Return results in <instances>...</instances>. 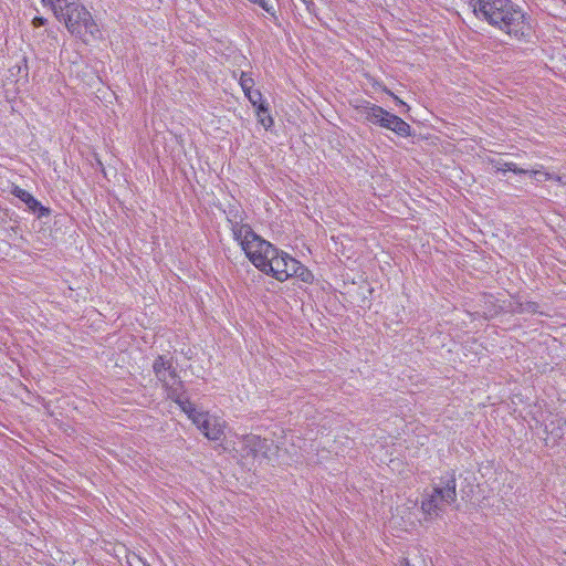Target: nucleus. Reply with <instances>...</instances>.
<instances>
[{
    "instance_id": "ddd939ff",
    "label": "nucleus",
    "mask_w": 566,
    "mask_h": 566,
    "mask_svg": "<svg viewBox=\"0 0 566 566\" xmlns=\"http://www.w3.org/2000/svg\"><path fill=\"white\" fill-rule=\"evenodd\" d=\"M184 388L176 396H168L171 400H174L180 409L188 416V418L193 422V419L202 412L197 410L195 405L187 398L182 397Z\"/></svg>"
},
{
    "instance_id": "a211bd4d",
    "label": "nucleus",
    "mask_w": 566,
    "mask_h": 566,
    "mask_svg": "<svg viewBox=\"0 0 566 566\" xmlns=\"http://www.w3.org/2000/svg\"><path fill=\"white\" fill-rule=\"evenodd\" d=\"M542 174L546 180H554L562 186H566V168H563L558 174H551L544 170H542Z\"/></svg>"
},
{
    "instance_id": "6ab92c4d",
    "label": "nucleus",
    "mask_w": 566,
    "mask_h": 566,
    "mask_svg": "<svg viewBox=\"0 0 566 566\" xmlns=\"http://www.w3.org/2000/svg\"><path fill=\"white\" fill-rule=\"evenodd\" d=\"M245 97L249 99V102L254 106L258 107L260 103H266L263 99L262 93L259 90L252 91L245 95Z\"/></svg>"
},
{
    "instance_id": "dca6fc26",
    "label": "nucleus",
    "mask_w": 566,
    "mask_h": 566,
    "mask_svg": "<svg viewBox=\"0 0 566 566\" xmlns=\"http://www.w3.org/2000/svg\"><path fill=\"white\" fill-rule=\"evenodd\" d=\"M239 84L244 93V95H247L248 93L254 91L253 90V86H254V80L252 78V76L247 73V72H241L240 73V78H239Z\"/></svg>"
},
{
    "instance_id": "7ed1b4c3",
    "label": "nucleus",
    "mask_w": 566,
    "mask_h": 566,
    "mask_svg": "<svg viewBox=\"0 0 566 566\" xmlns=\"http://www.w3.org/2000/svg\"><path fill=\"white\" fill-rule=\"evenodd\" d=\"M59 22L63 23L66 30L83 42H88V36L96 39L101 31L91 12L80 1H75L62 15H57Z\"/></svg>"
},
{
    "instance_id": "393cba45",
    "label": "nucleus",
    "mask_w": 566,
    "mask_h": 566,
    "mask_svg": "<svg viewBox=\"0 0 566 566\" xmlns=\"http://www.w3.org/2000/svg\"><path fill=\"white\" fill-rule=\"evenodd\" d=\"M533 177H534V178H536L538 181H541V180H542V178H543L544 180H546V179H545V176H544L543 174H538V175L533 176Z\"/></svg>"
},
{
    "instance_id": "39448f33",
    "label": "nucleus",
    "mask_w": 566,
    "mask_h": 566,
    "mask_svg": "<svg viewBox=\"0 0 566 566\" xmlns=\"http://www.w3.org/2000/svg\"><path fill=\"white\" fill-rule=\"evenodd\" d=\"M153 370L157 380L161 382L167 391V396H176L182 389L184 384L174 367L171 358L159 355L154 360Z\"/></svg>"
},
{
    "instance_id": "2eb2a0df",
    "label": "nucleus",
    "mask_w": 566,
    "mask_h": 566,
    "mask_svg": "<svg viewBox=\"0 0 566 566\" xmlns=\"http://www.w3.org/2000/svg\"><path fill=\"white\" fill-rule=\"evenodd\" d=\"M295 277L300 279L304 283H312L314 276L312 272L303 265L300 261L297 262L296 269L294 270Z\"/></svg>"
},
{
    "instance_id": "a878e982",
    "label": "nucleus",
    "mask_w": 566,
    "mask_h": 566,
    "mask_svg": "<svg viewBox=\"0 0 566 566\" xmlns=\"http://www.w3.org/2000/svg\"><path fill=\"white\" fill-rule=\"evenodd\" d=\"M395 99L402 106H407L406 103L401 99H399L397 96H395Z\"/></svg>"
},
{
    "instance_id": "f3484780",
    "label": "nucleus",
    "mask_w": 566,
    "mask_h": 566,
    "mask_svg": "<svg viewBox=\"0 0 566 566\" xmlns=\"http://www.w3.org/2000/svg\"><path fill=\"white\" fill-rule=\"evenodd\" d=\"M251 2L262 8L274 21L277 20L276 10L269 0H252Z\"/></svg>"
},
{
    "instance_id": "20e7f679",
    "label": "nucleus",
    "mask_w": 566,
    "mask_h": 566,
    "mask_svg": "<svg viewBox=\"0 0 566 566\" xmlns=\"http://www.w3.org/2000/svg\"><path fill=\"white\" fill-rule=\"evenodd\" d=\"M455 500L457 480L454 473H448L440 478L439 483L434 484L431 493L422 500L421 510L430 517H438Z\"/></svg>"
},
{
    "instance_id": "1a4fd4ad",
    "label": "nucleus",
    "mask_w": 566,
    "mask_h": 566,
    "mask_svg": "<svg viewBox=\"0 0 566 566\" xmlns=\"http://www.w3.org/2000/svg\"><path fill=\"white\" fill-rule=\"evenodd\" d=\"M380 127L387 128L396 133L400 137H408L411 135V127L399 116L386 111Z\"/></svg>"
},
{
    "instance_id": "4be33fe9",
    "label": "nucleus",
    "mask_w": 566,
    "mask_h": 566,
    "mask_svg": "<svg viewBox=\"0 0 566 566\" xmlns=\"http://www.w3.org/2000/svg\"><path fill=\"white\" fill-rule=\"evenodd\" d=\"M522 306V312L536 313L538 311V304L535 302H526Z\"/></svg>"
},
{
    "instance_id": "6e6552de",
    "label": "nucleus",
    "mask_w": 566,
    "mask_h": 566,
    "mask_svg": "<svg viewBox=\"0 0 566 566\" xmlns=\"http://www.w3.org/2000/svg\"><path fill=\"white\" fill-rule=\"evenodd\" d=\"M285 255L290 254L276 248V253H274L273 260H269L265 269L262 270V272L273 276L275 280L280 282L286 281L287 274L284 266L287 265L289 263H286L287 260H285Z\"/></svg>"
},
{
    "instance_id": "f03ea898",
    "label": "nucleus",
    "mask_w": 566,
    "mask_h": 566,
    "mask_svg": "<svg viewBox=\"0 0 566 566\" xmlns=\"http://www.w3.org/2000/svg\"><path fill=\"white\" fill-rule=\"evenodd\" d=\"M227 219L230 223L233 239L240 244L250 262L262 272L269 260H273L276 248L256 234L249 224L243 223V219L237 208L229 209Z\"/></svg>"
},
{
    "instance_id": "f8f14e48",
    "label": "nucleus",
    "mask_w": 566,
    "mask_h": 566,
    "mask_svg": "<svg viewBox=\"0 0 566 566\" xmlns=\"http://www.w3.org/2000/svg\"><path fill=\"white\" fill-rule=\"evenodd\" d=\"M489 163L492 165V167L496 171H503V172L512 171L516 175H530V176H536L538 174H542V170L518 168L515 163L503 161L502 159H489Z\"/></svg>"
},
{
    "instance_id": "0eeeda50",
    "label": "nucleus",
    "mask_w": 566,
    "mask_h": 566,
    "mask_svg": "<svg viewBox=\"0 0 566 566\" xmlns=\"http://www.w3.org/2000/svg\"><path fill=\"white\" fill-rule=\"evenodd\" d=\"M273 450V441L256 434H247L242 439V451L245 457L269 458Z\"/></svg>"
},
{
    "instance_id": "b1692460",
    "label": "nucleus",
    "mask_w": 566,
    "mask_h": 566,
    "mask_svg": "<svg viewBox=\"0 0 566 566\" xmlns=\"http://www.w3.org/2000/svg\"><path fill=\"white\" fill-rule=\"evenodd\" d=\"M400 566H410V563L407 558H402L400 562Z\"/></svg>"
},
{
    "instance_id": "f257e3e1",
    "label": "nucleus",
    "mask_w": 566,
    "mask_h": 566,
    "mask_svg": "<svg viewBox=\"0 0 566 566\" xmlns=\"http://www.w3.org/2000/svg\"><path fill=\"white\" fill-rule=\"evenodd\" d=\"M474 14L517 40L530 35V18L512 0H476Z\"/></svg>"
},
{
    "instance_id": "aec40b11",
    "label": "nucleus",
    "mask_w": 566,
    "mask_h": 566,
    "mask_svg": "<svg viewBox=\"0 0 566 566\" xmlns=\"http://www.w3.org/2000/svg\"><path fill=\"white\" fill-rule=\"evenodd\" d=\"M557 423H558V427L556 429L553 428L549 431V433L553 437L554 441H557L558 439H562V437L564 434V428L563 427H566V420L560 418V419L557 420Z\"/></svg>"
},
{
    "instance_id": "9b49d317",
    "label": "nucleus",
    "mask_w": 566,
    "mask_h": 566,
    "mask_svg": "<svg viewBox=\"0 0 566 566\" xmlns=\"http://www.w3.org/2000/svg\"><path fill=\"white\" fill-rule=\"evenodd\" d=\"M358 113L365 118V120L374 124L380 125L384 119L386 109L376 104H371L369 102H365L363 105L357 107Z\"/></svg>"
},
{
    "instance_id": "423d86ee",
    "label": "nucleus",
    "mask_w": 566,
    "mask_h": 566,
    "mask_svg": "<svg viewBox=\"0 0 566 566\" xmlns=\"http://www.w3.org/2000/svg\"><path fill=\"white\" fill-rule=\"evenodd\" d=\"M192 423L196 424L209 440L218 441L224 434L226 421L209 412L202 411L197 419H193Z\"/></svg>"
},
{
    "instance_id": "4468645a",
    "label": "nucleus",
    "mask_w": 566,
    "mask_h": 566,
    "mask_svg": "<svg viewBox=\"0 0 566 566\" xmlns=\"http://www.w3.org/2000/svg\"><path fill=\"white\" fill-rule=\"evenodd\" d=\"M255 113H256L258 122L265 129H270L273 126L274 119L269 113V104L268 103H260V105L258 107H255Z\"/></svg>"
},
{
    "instance_id": "5701e85b",
    "label": "nucleus",
    "mask_w": 566,
    "mask_h": 566,
    "mask_svg": "<svg viewBox=\"0 0 566 566\" xmlns=\"http://www.w3.org/2000/svg\"><path fill=\"white\" fill-rule=\"evenodd\" d=\"M48 22V20L43 17H34L33 20H32V25L34 28H40V27H43Z\"/></svg>"
},
{
    "instance_id": "bb28decb",
    "label": "nucleus",
    "mask_w": 566,
    "mask_h": 566,
    "mask_svg": "<svg viewBox=\"0 0 566 566\" xmlns=\"http://www.w3.org/2000/svg\"><path fill=\"white\" fill-rule=\"evenodd\" d=\"M249 1L251 2L252 0H249Z\"/></svg>"
},
{
    "instance_id": "9d476101",
    "label": "nucleus",
    "mask_w": 566,
    "mask_h": 566,
    "mask_svg": "<svg viewBox=\"0 0 566 566\" xmlns=\"http://www.w3.org/2000/svg\"><path fill=\"white\" fill-rule=\"evenodd\" d=\"M12 195L23 201L30 211L38 212L39 217L49 214V209L43 207L29 191L15 186L12 189Z\"/></svg>"
},
{
    "instance_id": "412c9836",
    "label": "nucleus",
    "mask_w": 566,
    "mask_h": 566,
    "mask_svg": "<svg viewBox=\"0 0 566 566\" xmlns=\"http://www.w3.org/2000/svg\"><path fill=\"white\" fill-rule=\"evenodd\" d=\"M285 260H287L286 263L289 264L285 265L284 269L286 270L287 279H290L294 275V270L296 269L298 261L291 255H285Z\"/></svg>"
}]
</instances>
